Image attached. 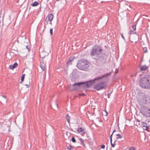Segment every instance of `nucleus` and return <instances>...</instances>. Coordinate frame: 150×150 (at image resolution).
Here are the masks:
<instances>
[{
  "label": "nucleus",
  "instance_id": "f257e3e1",
  "mask_svg": "<svg viewBox=\"0 0 150 150\" xmlns=\"http://www.w3.org/2000/svg\"><path fill=\"white\" fill-rule=\"evenodd\" d=\"M111 73V72L107 73L104 75L96 77L93 79L90 80L86 82H83L84 83L82 84V87L84 88L86 87L89 88L96 81H99L104 77H107L110 76Z\"/></svg>",
  "mask_w": 150,
  "mask_h": 150
},
{
  "label": "nucleus",
  "instance_id": "f03ea898",
  "mask_svg": "<svg viewBox=\"0 0 150 150\" xmlns=\"http://www.w3.org/2000/svg\"><path fill=\"white\" fill-rule=\"evenodd\" d=\"M108 55L105 53L101 54L96 58H94L98 64L101 66L106 63Z\"/></svg>",
  "mask_w": 150,
  "mask_h": 150
},
{
  "label": "nucleus",
  "instance_id": "7ed1b4c3",
  "mask_svg": "<svg viewBox=\"0 0 150 150\" xmlns=\"http://www.w3.org/2000/svg\"><path fill=\"white\" fill-rule=\"evenodd\" d=\"M89 65V63L87 60L81 59L78 61L76 66L79 69L85 71L88 68Z\"/></svg>",
  "mask_w": 150,
  "mask_h": 150
},
{
  "label": "nucleus",
  "instance_id": "20e7f679",
  "mask_svg": "<svg viewBox=\"0 0 150 150\" xmlns=\"http://www.w3.org/2000/svg\"><path fill=\"white\" fill-rule=\"evenodd\" d=\"M139 83L140 86L143 88L150 89V81L149 79L145 77L141 78L139 81Z\"/></svg>",
  "mask_w": 150,
  "mask_h": 150
},
{
  "label": "nucleus",
  "instance_id": "39448f33",
  "mask_svg": "<svg viewBox=\"0 0 150 150\" xmlns=\"http://www.w3.org/2000/svg\"><path fill=\"white\" fill-rule=\"evenodd\" d=\"M101 47L98 45H94L92 47L90 52V55L92 57L97 56L101 54L102 51Z\"/></svg>",
  "mask_w": 150,
  "mask_h": 150
},
{
  "label": "nucleus",
  "instance_id": "423d86ee",
  "mask_svg": "<svg viewBox=\"0 0 150 150\" xmlns=\"http://www.w3.org/2000/svg\"><path fill=\"white\" fill-rule=\"evenodd\" d=\"M140 112L146 117H150V108L146 106H143L140 108Z\"/></svg>",
  "mask_w": 150,
  "mask_h": 150
},
{
  "label": "nucleus",
  "instance_id": "0eeeda50",
  "mask_svg": "<svg viewBox=\"0 0 150 150\" xmlns=\"http://www.w3.org/2000/svg\"><path fill=\"white\" fill-rule=\"evenodd\" d=\"M107 87L106 82L105 81H102L100 82L93 87V89L96 91H99L103 89H105Z\"/></svg>",
  "mask_w": 150,
  "mask_h": 150
},
{
  "label": "nucleus",
  "instance_id": "6e6552de",
  "mask_svg": "<svg viewBox=\"0 0 150 150\" xmlns=\"http://www.w3.org/2000/svg\"><path fill=\"white\" fill-rule=\"evenodd\" d=\"M141 97L139 98L137 101L140 105L146 104L147 102V97L145 94L143 93Z\"/></svg>",
  "mask_w": 150,
  "mask_h": 150
},
{
  "label": "nucleus",
  "instance_id": "1a4fd4ad",
  "mask_svg": "<svg viewBox=\"0 0 150 150\" xmlns=\"http://www.w3.org/2000/svg\"><path fill=\"white\" fill-rule=\"evenodd\" d=\"M50 52V49L46 51L44 50L40 53V57L42 59L44 60V58L47 56Z\"/></svg>",
  "mask_w": 150,
  "mask_h": 150
},
{
  "label": "nucleus",
  "instance_id": "9d476101",
  "mask_svg": "<svg viewBox=\"0 0 150 150\" xmlns=\"http://www.w3.org/2000/svg\"><path fill=\"white\" fill-rule=\"evenodd\" d=\"M83 83V82H80L76 83L73 84L72 85V86L74 88L73 90L74 91L77 90L79 88L80 86H82V84Z\"/></svg>",
  "mask_w": 150,
  "mask_h": 150
},
{
  "label": "nucleus",
  "instance_id": "9b49d317",
  "mask_svg": "<svg viewBox=\"0 0 150 150\" xmlns=\"http://www.w3.org/2000/svg\"><path fill=\"white\" fill-rule=\"evenodd\" d=\"M46 61L43 59H42V62L40 63V66L43 71H45V67L46 66Z\"/></svg>",
  "mask_w": 150,
  "mask_h": 150
},
{
  "label": "nucleus",
  "instance_id": "f8f14e48",
  "mask_svg": "<svg viewBox=\"0 0 150 150\" xmlns=\"http://www.w3.org/2000/svg\"><path fill=\"white\" fill-rule=\"evenodd\" d=\"M142 126L143 127L144 130L148 131L149 129V126H148L147 123L146 122H142L141 123Z\"/></svg>",
  "mask_w": 150,
  "mask_h": 150
},
{
  "label": "nucleus",
  "instance_id": "ddd939ff",
  "mask_svg": "<svg viewBox=\"0 0 150 150\" xmlns=\"http://www.w3.org/2000/svg\"><path fill=\"white\" fill-rule=\"evenodd\" d=\"M74 59V57H71L69 58L67 62V66H69L70 65L72 64V61Z\"/></svg>",
  "mask_w": 150,
  "mask_h": 150
},
{
  "label": "nucleus",
  "instance_id": "4468645a",
  "mask_svg": "<svg viewBox=\"0 0 150 150\" xmlns=\"http://www.w3.org/2000/svg\"><path fill=\"white\" fill-rule=\"evenodd\" d=\"M18 65V64L17 62H15L13 65H11L9 66V68L11 69H13L15 68H16Z\"/></svg>",
  "mask_w": 150,
  "mask_h": 150
},
{
  "label": "nucleus",
  "instance_id": "2eb2a0df",
  "mask_svg": "<svg viewBox=\"0 0 150 150\" xmlns=\"http://www.w3.org/2000/svg\"><path fill=\"white\" fill-rule=\"evenodd\" d=\"M54 16L52 14L50 13L48 14L46 18L49 20L51 22Z\"/></svg>",
  "mask_w": 150,
  "mask_h": 150
},
{
  "label": "nucleus",
  "instance_id": "dca6fc26",
  "mask_svg": "<svg viewBox=\"0 0 150 150\" xmlns=\"http://www.w3.org/2000/svg\"><path fill=\"white\" fill-rule=\"evenodd\" d=\"M139 67L140 68V70L141 71H145L148 68V67L145 65L143 66H140Z\"/></svg>",
  "mask_w": 150,
  "mask_h": 150
},
{
  "label": "nucleus",
  "instance_id": "f3484780",
  "mask_svg": "<svg viewBox=\"0 0 150 150\" xmlns=\"http://www.w3.org/2000/svg\"><path fill=\"white\" fill-rule=\"evenodd\" d=\"M70 117L69 116V114H67L66 116L65 119H66V120H67V122L69 124L70 123Z\"/></svg>",
  "mask_w": 150,
  "mask_h": 150
},
{
  "label": "nucleus",
  "instance_id": "a211bd4d",
  "mask_svg": "<svg viewBox=\"0 0 150 150\" xmlns=\"http://www.w3.org/2000/svg\"><path fill=\"white\" fill-rule=\"evenodd\" d=\"M26 84H24L27 88H29L30 85V79H29L26 81Z\"/></svg>",
  "mask_w": 150,
  "mask_h": 150
},
{
  "label": "nucleus",
  "instance_id": "6ab92c4d",
  "mask_svg": "<svg viewBox=\"0 0 150 150\" xmlns=\"http://www.w3.org/2000/svg\"><path fill=\"white\" fill-rule=\"evenodd\" d=\"M116 139H121L122 137V135L120 134H116Z\"/></svg>",
  "mask_w": 150,
  "mask_h": 150
},
{
  "label": "nucleus",
  "instance_id": "aec40b11",
  "mask_svg": "<svg viewBox=\"0 0 150 150\" xmlns=\"http://www.w3.org/2000/svg\"><path fill=\"white\" fill-rule=\"evenodd\" d=\"M39 3L38 2L35 1L33 3H32L31 5L32 6H37L38 5H39Z\"/></svg>",
  "mask_w": 150,
  "mask_h": 150
},
{
  "label": "nucleus",
  "instance_id": "412c9836",
  "mask_svg": "<svg viewBox=\"0 0 150 150\" xmlns=\"http://www.w3.org/2000/svg\"><path fill=\"white\" fill-rule=\"evenodd\" d=\"M84 130V129H83V128L82 127H80V128H78L77 129V132H83Z\"/></svg>",
  "mask_w": 150,
  "mask_h": 150
},
{
  "label": "nucleus",
  "instance_id": "4be33fe9",
  "mask_svg": "<svg viewBox=\"0 0 150 150\" xmlns=\"http://www.w3.org/2000/svg\"><path fill=\"white\" fill-rule=\"evenodd\" d=\"M79 140L80 141L81 144L84 147H85V145L84 143V140L82 138H80L79 139Z\"/></svg>",
  "mask_w": 150,
  "mask_h": 150
},
{
  "label": "nucleus",
  "instance_id": "5701e85b",
  "mask_svg": "<svg viewBox=\"0 0 150 150\" xmlns=\"http://www.w3.org/2000/svg\"><path fill=\"white\" fill-rule=\"evenodd\" d=\"M25 76V74H23L21 78V82H20V83H22V82L24 81Z\"/></svg>",
  "mask_w": 150,
  "mask_h": 150
},
{
  "label": "nucleus",
  "instance_id": "b1692460",
  "mask_svg": "<svg viewBox=\"0 0 150 150\" xmlns=\"http://www.w3.org/2000/svg\"><path fill=\"white\" fill-rule=\"evenodd\" d=\"M117 140H115L114 141V143H112V144L111 143H110L111 145V147H114L116 145V142H117Z\"/></svg>",
  "mask_w": 150,
  "mask_h": 150
},
{
  "label": "nucleus",
  "instance_id": "393cba45",
  "mask_svg": "<svg viewBox=\"0 0 150 150\" xmlns=\"http://www.w3.org/2000/svg\"><path fill=\"white\" fill-rule=\"evenodd\" d=\"M143 50L144 53H146L147 52V50L146 47H143Z\"/></svg>",
  "mask_w": 150,
  "mask_h": 150
},
{
  "label": "nucleus",
  "instance_id": "a878e982",
  "mask_svg": "<svg viewBox=\"0 0 150 150\" xmlns=\"http://www.w3.org/2000/svg\"><path fill=\"white\" fill-rule=\"evenodd\" d=\"M71 140L72 141V142L73 143H75L76 142V140L74 137H72L71 138Z\"/></svg>",
  "mask_w": 150,
  "mask_h": 150
},
{
  "label": "nucleus",
  "instance_id": "bb28decb",
  "mask_svg": "<svg viewBox=\"0 0 150 150\" xmlns=\"http://www.w3.org/2000/svg\"><path fill=\"white\" fill-rule=\"evenodd\" d=\"M24 38V35H21L18 36V39H19V40H21L23 38Z\"/></svg>",
  "mask_w": 150,
  "mask_h": 150
},
{
  "label": "nucleus",
  "instance_id": "cd10ccee",
  "mask_svg": "<svg viewBox=\"0 0 150 150\" xmlns=\"http://www.w3.org/2000/svg\"><path fill=\"white\" fill-rule=\"evenodd\" d=\"M134 34V32L133 30H131L129 31V34L131 35V34Z\"/></svg>",
  "mask_w": 150,
  "mask_h": 150
},
{
  "label": "nucleus",
  "instance_id": "c85d7f7f",
  "mask_svg": "<svg viewBox=\"0 0 150 150\" xmlns=\"http://www.w3.org/2000/svg\"><path fill=\"white\" fill-rule=\"evenodd\" d=\"M113 133H112V134H111L110 136V143L112 144V136L113 135Z\"/></svg>",
  "mask_w": 150,
  "mask_h": 150
},
{
  "label": "nucleus",
  "instance_id": "c756f323",
  "mask_svg": "<svg viewBox=\"0 0 150 150\" xmlns=\"http://www.w3.org/2000/svg\"><path fill=\"white\" fill-rule=\"evenodd\" d=\"M67 149L69 150H73V148H72L71 146L70 145L67 147Z\"/></svg>",
  "mask_w": 150,
  "mask_h": 150
},
{
  "label": "nucleus",
  "instance_id": "7c9ffc66",
  "mask_svg": "<svg viewBox=\"0 0 150 150\" xmlns=\"http://www.w3.org/2000/svg\"><path fill=\"white\" fill-rule=\"evenodd\" d=\"M136 24H135V25H133L132 26V28L134 30H136Z\"/></svg>",
  "mask_w": 150,
  "mask_h": 150
},
{
  "label": "nucleus",
  "instance_id": "2f4dec72",
  "mask_svg": "<svg viewBox=\"0 0 150 150\" xmlns=\"http://www.w3.org/2000/svg\"><path fill=\"white\" fill-rule=\"evenodd\" d=\"M144 77H145L149 79L150 78V75L148 74H146Z\"/></svg>",
  "mask_w": 150,
  "mask_h": 150
},
{
  "label": "nucleus",
  "instance_id": "473e14b6",
  "mask_svg": "<svg viewBox=\"0 0 150 150\" xmlns=\"http://www.w3.org/2000/svg\"><path fill=\"white\" fill-rule=\"evenodd\" d=\"M45 21L46 22V25H47L49 23V21H50L49 20H48V19H47V18H46L45 19Z\"/></svg>",
  "mask_w": 150,
  "mask_h": 150
},
{
  "label": "nucleus",
  "instance_id": "72a5a7b5",
  "mask_svg": "<svg viewBox=\"0 0 150 150\" xmlns=\"http://www.w3.org/2000/svg\"><path fill=\"white\" fill-rule=\"evenodd\" d=\"M50 32L51 35H53V29L52 28L50 29Z\"/></svg>",
  "mask_w": 150,
  "mask_h": 150
},
{
  "label": "nucleus",
  "instance_id": "f704fd0d",
  "mask_svg": "<svg viewBox=\"0 0 150 150\" xmlns=\"http://www.w3.org/2000/svg\"><path fill=\"white\" fill-rule=\"evenodd\" d=\"M129 150H135V149L134 147H131L129 149Z\"/></svg>",
  "mask_w": 150,
  "mask_h": 150
},
{
  "label": "nucleus",
  "instance_id": "c9c22d12",
  "mask_svg": "<svg viewBox=\"0 0 150 150\" xmlns=\"http://www.w3.org/2000/svg\"><path fill=\"white\" fill-rule=\"evenodd\" d=\"M78 95L79 96H86L85 94L83 93H81V94H79Z\"/></svg>",
  "mask_w": 150,
  "mask_h": 150
},
{
  "label": "nucleus",
  "instance_id": "e433bc0d",
  "mask_svg": "<svg viewBox=\"0 0 150 150\" xmlns=\"http://www.w3.org/2000/svg\"><path fill=\"white\" fill-rule=\"evenodd\" d=\"M105 146L104 145H101V147L100 148V149H101V148L104 149L105 148Z\"/></svg>",
  "mask_w": 150,
  "mask_h": 150
},
{
  "label": "nucleus",
  "instance_id": "4c0bfd02",
  "mask_svg": "<svg viewBox=\"0 0 150 150\" xmlns=\"http://www.w3.org/2000/svg\"><path fill=\"white\" fill-rule=\"evenodd\" d=\"M120 34H121V37L122 38H123L124 40H125V37H124V36H123V34L121 33Z\"/></svg>",
  "mask_w": 150,
  "mask_h": 150
},
{
  "label": "nucleus",
  "instance_id": "58836bf2",
  "mask_svg": "<svg viewBox=\"0 0 150 150\" xmlns=\"http://www.w3.org/2000/svg\"><path fill=\"white\" fill-rule=\"evenodd\" d=\"M108 97V98H110V93H108L107 94Z\"/></svg>",
  "mask_w": 150,
  "mask_h": 150
},
{
  "label": "nucleus",
  "instance_id": "ea45409f",
  "mask_svg": "<svg viewBox=\"0 0 150 150\" xmlns=\"http://www.w3.org/2000/svg\"><path fill=\"white\" fill-rule=\"evenodd\" d=\"M26 47L29 51L30 50V47H28V46H26Z\"/></svg>",
  "mask_w": 150,
  "mask_h": 150
},
{
  "label": "nucleus",
  "instance_id": "a19ab883",
  "mask_svg": "<svg viewBox=\"0 0 150 150\" xmlns=\"http://www.w3.org/2000/svg\"><path fill=\"white\" fill-rule=\"evenodd\" d=\"M1 96H2V97L3 98H4V99H6V96H5L2 95Z\"/></svg>",
  "mask_w": 150,
  "mask_h": 150
},
{
  "label": "nucleus",
  "instance_id": "79ce46f5",
  "mask_svg": "<svg viewBox=\"0 0 150 150\" xmlns=\"http://www.w3.org/2000/svg\"><path fill=\"white\" fill-rule=\"evenodd\" d=\"M104 111L105 112L106 114V115H105V116H107L108 115V112H107L106 110H105Z\"/></svg>",
  "mask_w": 150,
  "mask_h": 150
},
{
  "label": "nucleus",
  "instance_id": "37998d69",
  "mask_svg": "<svg viewBox=\"0 0 150 150\" xmlns=\"http://www.w3.org/2000/svg\"><path fill=\"white\" fill-rule=\"evenodd\" d=\"M116 131V129H114L113 130V132H112V133L113 134Z\"/></svg>",
  "mask_w": 150,
  "mask_h": 150
},
{
  "label": "nucleus",
  "instance_id": "c03bdc74",
  "mask_svg": "<svg viewBox=\"0 0 150 150\" xmlns=\"http://www.w3.org/2000/svg\"><path fill=\"white\" fill-rule=\"evenodd\" d=\"M87 137L88 138H89V139H91L90 138L89 136L87 135Z\"/></svg>",
  "mask_w": 150,
  "mask_h": 150
},
{
  "label": "nucleus",
  "instance_id": "a18cd8bd",
  "mask_svg": "<svg viewBox=\"0 0 150 150\" xmlns=\"http://www.w3.org/2000/svg\"><path fill=\"white\" fill-rule=\"evenodd\" d=\"M70 131H72V132H73L74 131L73 130V129H70L69 130Z\"/></svg>",
  "mask_w": 150,
  "mask_h": 150
},
{
  "label": "nucleus",
  "instance_id": "49530a36",
  "mask_svg": "<svg viewBox=\"0 0 150 150\" xmlns=\"http://www.w3.org/2000/svg\"><path fill=\"white\" fill-rule=\"evenodd\" d=\"M19 39H18V38H17V42H18L19 43Z\"/></svg>",
  "mask_w": 150,
  "mask_h": 150
},
{
  "label": "nucleus",
  "instance_id": "de8ad7c7",
  "mask_svg": "<svg viewBox=\"0 0 150 150\" xmlns=\"http://www.w3.org/2000/svg\"><path fill=\"white\" fill-rule=\"evenodd\" d=\"M24 38L25 39H26V38H26V36H24V38Z\"/></svg>",
  "mask_w": 150,
  "mask_h": 150
},
{
  "label": "nucleus",
  "instance_id": "09e8293b",
  "mask_svg": "<svg viewBox=\"0 0 150 150\" xmlns=\"http://www.w3.org/2000/svg\"><path fill=\"white\" fill-rule=\"evenodd\" d=\"M137 73H136L135 74H134V76L136 77L137 75Z\"/></svg>",
  "mask_w": 150,
  "mask_h": 150
},
{
  "label": "nucleus",
  "instance_id": "8fccbe9b",
  "mask_svg": "<svg viewBox=\"0 0 150 150\" xmlns=\"http://www.w3.org/2000/svg\"><path fill=\"white\" fill-rule=\"evenodd\" d=\"M131 77H133V76H134V75H131Z\"/></svg>",
  "mask_w": 150,
  "mask_h": 150
},
{
  "label": "nucleus",
  "instance_id": "3c124183",
  "mask_svg": "<svg viewBox=\"0 0 150 150\" xmlns=\"http://www.w3.org/2000/svg\"><path fill=\"white\" fill-rule=\"evenodd\" d=\"M112 92V91H111L110 92V93H110V94H111V93Z\"/></svg>",
  "mask_w": 150,
  "mask_h": 150
},
{
  "label": "nucleus",
  "instance_id": "603ef678",
  "mask_svg": "<svg viewBox=\"0 0 150 150\" xmlns=\"http://www.w3.org/2000/svg\"><path fill=\"white\" fill-rule=\"evenodd\" d=\"M50 24L51 25H52V23L51 22H50Z\"/></svg>",
  "mask_w": 150,
  "mask_h": 150
},
{
  "label": "nucleus",
  "instance_id": "864d4df0",
  "mask_svg": "<svg viewBox=\"0 0 150 150\" xmlns=\"http://www.w3.org/2000/svg\"><path fill=\"white\" fill-rule=\"evenodd\" d=\"M134 34H136V32H134Z\"/></svg>",
  "mask_w": 150,
  "mask_h": 150
},
{
  "label": "nucleus",
  "instance_id": "5fc2aeb1",
  "mask_svg": "<svg viewBox=\"0 0 150 150\" xmlns=\"http://www.w3.org/2000/svg\"><path fill=\"white\" fill-rule=\"evenodd\" d=\"M100 149H100H100H98V150H100Z\"/></svg>",
  "mask_w": 150,
  "mask_h": 150
},
{
  "label": "nucleus",
  "instance_id": "6e6d98bb",
  "mask_svg": "<svg viewBox=\"0 0 150 150\" xmlns=\"http://www.w3.org/2000/svg\"><path fill=\"white\" fill-rule=\"evenodd\" d=\"M56 105H57V104H56Z\"/></svg>",
  "mask_w": 150,
  "mask_h": 150
},
{
  "label": "nucleus",
  "instance_id": "4d7b16f0",
  "mask_svg": "<svg viewBox=\"0 0 150 150\" xmlns=\"http://www.w3.org/2000/svg\"><path fill=\"white\" fill-rule=\"evenodd\" d=\"M1 0H0V2L1 1Z\"/></svg>",
  "mask_w": 150,
  "mask_h": 150
},
{
  "label": "nucleus",
  "instance_id": "13d9d810",
  "mask_svg": "<svg viewBox=\"0 0 150 150\" xmlns=\"http://www.w3.org/2000/svg\"><path fill=\"white\" fill-rule=\"evenodd\" d=\"M149 62H150V60H149Z\"/></svg>",
  "mask_w": 150,
  "mask_h": 150
}]
</instances>
